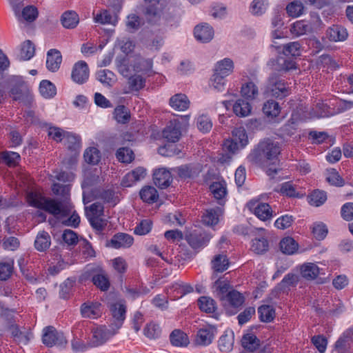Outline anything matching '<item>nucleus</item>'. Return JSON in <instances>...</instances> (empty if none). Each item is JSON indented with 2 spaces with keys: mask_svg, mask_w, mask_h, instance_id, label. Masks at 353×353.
I'll return each instance as SVG.
<instances>
[{
  "mask_svg": "<svg viewBox=\"0 0 353 353\" xmlns=\"http://www.w3.org/2000/svg\"><path fill=\"white\" fill-rule=\"evenodd\" d=\"M70 185L55 183L52 191L59 196L57 199L46 198L34 192H29L26 200L29 205L43 210L57 217L68 216L74 206L70 201Z\"/></svg>",
  "mask_w": 353,
  "mask_h": 353,
  "instance_id": "nucleus-1",
  "label": "nucleus"
},
{
  "mask_svg": "<svg viewBox=\"0 0 353 353\" xmlns=\"http://www.w3.org/2000/svg\"><path fill=\"white\" fill-rule=\"evenodd\" d=\"M280 154V147L278 143H270L269 139H266V174L270 179L279 181L282 177H276L275 175L282 170L278 155Z\"/></svg>",
  "mask_w": 353,
  "mask_h": 353,
  "instance_id": "nucleus-2",
  "label": "nucleus"
},
{
  "mask_svg": "<svg viewBox=\"0 0 353 353\" xmlns=\"http://www.w3.org/2000/svg\"><path fill=\"white\" fill-rule=\"evenodd\" d=\"M109 310L111 315L109 327L118 331L123 325L126 317L127 307L123 300L110 303Z\"/></svg>",
  "mask_w": 353,
  "mask_h": 353,
  "instance_id": "nucleus-3",
  "label": "nucleus"
},
{
  "mask_svg": "<svg viewBox=\"0 0 353 353\" xmlns=\"http://www.w3.org/2000/svg\"><path fill=\"white\" fill-rule=\"evenodd\" d=\"M42 342L47 347H65L68 341L62 332L53 326H47L43 330Z\"/></svg>",
  "mask_w": 353,
  "mask_h": 353,
  "instance_id": "nucleus-4",
  "label": "nucleus"
},
{
  "mask_svg": "<svg viewBox=\"0 0 353 353\" xmlns=\"http://www.w3.org/2000/svg\"><path fill=\"white\" fill-rule=\"evenodd\" d=\"M299 282L297 274L289 272L284 276L283 279L272 289L271 296L277 298L281 294H288L290 288H296Z\"/></svg>",
  "mask_w": 353,
  "mask_h": 353,
  "instance_id": "nucleus-5",
  "label": "nucleus"
},
{
  "mask_svg": "<svg viewBox=\"0 0 353 353\" xmlns=\"http://www.w3.org/2000/svg\"><path fill=\"white\" fill-rule=\"evenodd\" d=\"M270 58L267 65L273 70L277 72H288L296 69V62L286 58L282 53L274 52Z\"/></svg>",
  "mask_w": 353,
  "mask_h": 353,
  "instance_id": "nucleus-6",
  "label": "nucleus"
},
{
  "mask_svg": "<svg viewBox=\"0 0 353 353\" xmlns=\"http://www.w3.org/2000/svg\"><path fill=\"white\" fill-rule=\"evenodd\" d=\"M117 332V331L110 327L108 329L105 325L94 329L92 332V339L90 340V346L94 347L102 345Z\"/></svg>",
  "mask_w": 353,
  "mask_h": 353,
  "instance_id": "nucleus-7",
  "label": "nucleus"
},
{
  "mask_svg": "<svg viewBox=\"0 0 353 353\" xmlns=\"http://www.w3.org/2000/svg\"><path fill=\"white\" fill-rule=\"evenodd\" d=\"M281 108L279 102L273 99L266 100V123H281L285 119V116L281 115Z\"/></svg>",
  "mask_w": 353,
  "mask_h": 353,
  "instance_id": "nucleus-8",
  "label": "nucleus"
},
{
  "mask_svg": "<svg viewBox=\"0 0 353 353\" xmlns=\"http://www.w3.org/2000/svg\"><path fill=\"white\" fill-rule=\"evenodd\" d=\"M90 70L84 61H79L74 63L71 73L72 80L79 85L87 82L89 79Z\"/></svg>",
  "mask_w": 353,
  "mask_h": 353,
  "instance_id": "nucleus-9",
  "label": "nucleus"
},
{
  "mask_svg": "<svg viewBox=\"0 0 353 353\" xmlns=\"http://www.w3.org/2000/svg\"><path fill=\"white\" fill-rule=\"evenodd\" d=\"M161 0H145L149 5L145 8V15L148 23H156L159 21L162 12Z\"/></svg>",
  "mask_w": 353,
  "mask_h": 353,
  "instance_id": "nucleus-10",
  "label": "nucleus"
},
{
  "mask_svg": "<svg viewBox=\"0 0 353 353\" xmlns=\"http://www.w3.org/2000/svg\"><path fill=\"white\" fill-rule=\"evenodd\" d=\"M195 39L201 43H209L214 35L213 28L207 23H202L195 26L194 29Z\"/></svg>",
  "mask_w": 353,
  "mask_h": 353,
  "instance_id": "nucleus-11",
  "label": "nucleus"
},
{
  "mask_svg": "<svg viewBox=\"0 0 353 353\" xmlns=\"http://www.w3.org/2000/svg\"><path fill=\"white\" fill-rule=\"evenodd\" d=\"M11 88L10 95L13 100H21L25 92L28 91V85L21 77H14L10 79Z\"/></svg>",
  "mask_w": 353,
  "mask_h": 353,
  "instance_id": "nucleus-12",
  "label": "nucleus"
},
{
  "mask_svg": "<svg viewBox=\"0 0 353 353\" xmlns=\"http://www.w3.org/2000/svg\"><path fill=\"white\" fill-rule=\"evenodd\" d=\"M8 331L13 340L19 344L27 345L33 337L32 333L30 330L23 328L21 330L17 324H11L8 327Z\"/></svg>",
  "mask_w": 353,
  "mask_h": 353,
  "instance_id": "nucleus-13",
  "label": "nucleus"
},
{
  "mask_svg": "<svg viewBox=\"0 0 353 353\" xmlns=\"http://www.w3.org/2000/svg\"><path fill=\"white\" fill-rule=\"evenodd\" d=\"M249 161L256 167L265 168V141H261L248 157Z\"/></svg>",
  "mask_w": 353,
  "mask_h": 353,
  "instance_id": "nucleus-14",
  "label": "nucleus"
},
{
  "mask_svg": "<svg viewBox=\"0 0 353 353\" xmlns=\"http://www.w3.org/2000/svg\"><path fill=\"white\" fill-rule=\"evenodd\" d=\"M251 233L254 236L252 240V250L257 254H263L265 252V229L254 228Z\"/></svg>",
  "mask_w": 353,
  "mask_h": 353,
  "instance_id": "nucleus-15",
  "label": "nucleus"
},
{
  "mask_svg": "<svg viewBox=\"0 0 353 353\" xmlns=\"http://www.w3.org/2000/svg\"><path fill=\"white\" fill-rule=\"evenodd\" d=\"M221 301L226 310H228V307L236 309L243 305L245 298L238 291L232 290L225 296H221Z\"/></svg>",
  "mask_w": 353,
  "mask_h": 353,
  "instance_id": "nucleus-16",
  "label": "nucleus"
},
{
  "mask_svg": "<svg viewBox=\"0 0 353 353\" xmlns=\"http://www.w3.org/2000/svg\"><path fill=\"white\" fill-rule=\"evenodd\" d=\"M216 333V329L212 326L201 328L197 332L195 342L199 345H209L214 340Z\"/></svg>",
  "mask_w": 353,
  "mask_h": 353,
  "instance_id": "nucleus-17",
  "label": "nucleus"
},
{
  "mask_svg": "<svg viewBox=\"0 0 353 353\" xmlns=\"http://www.w3.org/2000/svg\"><path fill=\"white\" fill-rule=\"evenodd\" d=\"M172 180L170 172L165 168H159L153 173L154 183L161 189H165L169 187Z\"/></svg>",
  "mask_w": 353,
  "mask_h": 353,
  "instance_id": "nucleus-18",
  "label": "nucleus"
},
{
  "mask_svg": "<svg viewBox=\"0 0 353 353\" xmlns=\"http://www.w3.org/2000/svg\"><path fill=\"white\" fill-rule=\"evenodd\" d=\"M101 304L99 302L87 301L80 307L81 315L83 318L97 319L101 314Z\"/></svg>",
  "mask_w": 353,
  "mask_h": 353,
  "instance_id": "nucleus-19",
  "label": "nucleus"
},
{
  "mask_svg": "<svg viewBox=\"0 0 353 353\" xmlns=\"http://www.w3.org/2000/svg\"><path fill=\"white\" fill-rule=\"evenodd\" d=\"M181 123L176 121H170L163 131V137L171 143L177 142L181 136Z\"/></svg>",
  "mask_w": 353,
  "mask_h": 353,
  "instance_id": "nucleus-20",
  "label": "nucleus"
},
{
  "mask_svg": "<svg viewBox=\"0 0 353 353\" xmlns=\"http://www.w3.org/2000/svg\"><path fill=\"white\" fill-rule=\"evenodd\" d=\"M209 236L205 232L194 230L187 236L186 240L193 249H199L205 246L210 241Z\"/></svg>",
  "mask_w": 353,
  "mask_h": 353,
  "instance_id": "nucleus-21",
  "label": "nucleus"
},
{
  "mask_svg": "<svg viewBox=\"0 0 353 353\" xmlns=\"http://www.w3.org/2000/svg\"><path fill=\"white\" fill-rule=\"evenodd\" d=\"M133 241V237L128 234L117 233L112 236L108 245L115 249L129 248L132 245Z\"/></svg>",
  "mask_w": 353,
  "mask_h": 353,
  "instance_id": "nucleus-22",
  "label": "nucleus"
},
{
  "mask_svg": "<svg viewBox=\"0 0 353 353\" xmlns=\"http://www.w3.org/2000/svg\"><path fill=\"white\" fill-rule=\"evenodd\" d=\"M263 195L249 201L246 206L259 219L265 221V203L261 200Z\"/></svg>",
  "mask_w": 353,
  "mask_h": 353,
  "instance_id": "nucleus-23",
  "label": "nucleus"
},
{
  "mask_svg": "<svg viewBox=\"0 0 353 353\" xmlns=\"http://www.w3.org/2000/svg\"><path fill=\"white\" fill-rule=\"evenodd\" d=\"M271 37L272 43L269 47V50H270L271 53H282L285 45H286L285 43L283 42V41L286 39V37L284 36L283 32L278 29L274 30L271 33Z\"/></svg>",
  "mask_w": 353,
  "mask_h": 353,
  "instance_id": "nucleus-24",
  "label": "nucleus"
},
{
  "mask_svg": "<svg viewBox=\"0 0 353 353\" xmlns=\"http://www.w3.org/2000/svg\"><path fill=\"white\" fill-rule=\"evenodd\" d=\"M210 190L219 204L223 205L225 203L228 192L226 183L224 181L213 182L210 185Z\"/></svg>",
  "mask_w": 353,
  "mask_h": 353,
  "instance_id": "nucleus-25",
  "label": "nucleus"
},
{
  "mask_svg": "<svg viewBox=\"0 0 353 353\" xmlns=\"http://www.w3.org/2000/svg\"><path fill=\"white\" fill-rule=\"evenodd\" d=\"M274 191L289 198L301 199L303 197V194L296 191L292 181H286L279 185L274 189Z\"/></svg>",
  "mask_w": 353,
  "mask_h": 353,
  "instance_id": "nucleus-26",
  "label": "nucleus"
},
{
  "mask_svg": "<svg viewBox=\"0 0 353 353\" xmlns=\"http://www.w3.org/2000/svg\"><path fill=\"white\" fill-rule=\"evenodd\" d=\"M190 103L188 97L182 93L175 94L169 100L170 107L176 111H185L189 108Z\"/></svg>",
  "mask_w": 353,
  "mask_h": 353,
  "instance_id": "nucleus-27",
  "label": "nucleus"
},
{
  "mask_svg": "<svg viewBox=\"0 0 353 353\" xmlns=\"http://www.w3.org/2000/svg\"><path fill=\"white\" fill-rule=\"evenodd\" d=\"M62 61L61 52L56 49H51L47 53L46 67L51 72H56Z\"/></svg>",
  "mask_w": 353,
  "mask_h": 353,
  "instance_id": "nucleus-28",
  "label": "nucleus"
},
{
  "mask_svg": "<svg viewBox=\"0 0 353 353\" xmlns=\"http://www.w3.org/2000/svg\"><path fill=\"white\" fill-rule=\"evenodd\" d=\"M233 70L234 63L232 60L229 58H225L216 63L214 72L226 77L233 72Z\"/></svg>",
  "mask_w": 353,
  "mask_h": 353,
  "instance_id": "nucleus-29",
  "label": "nucleus"
},
{
  "mask_svg": "<svg viewBox=\"0 0 353 353\" xmlns=\"http://www.w3.org/2000/svg\"><path fill=\"white\" fill-rule=\"evenodd\" d=\"M299 243L291 236L283 237L279 243L281 251L288 255L295 254L299 249Z\"/></svg>",
  "mask_w": 353,
  "mask_h": 353,
  "instance_id": "nucleus-30",
  "label": "nucleus"
},
{
  "mask_svg": "<svg viewBox=\"0 0 353 353\" xmlns=\"http://www.w3.org/2000/svg\"><path fill=\"white\" fill-rule=\"evenodd\" d=\"M307 199L310 205L314 207H320L327 199V192L319 189L314 190L307 195Z\"/></svg>",
  "mask_w": 353,
  "mask_h": 353,
  "instance_id": "nucleus-31",
  "label": "nucleus"
},
{
  "mask_svg": "<svg viewBox=\"0 0 353 353\" xmlns=\"http://www.w3.org/2000/svg\"><path fill=\"white\" fill-rule=\"evenodd\" d=\"M301 275L307 281L316 279L319 274V268L313 263H305L300 268Z\"/></svg>",
  "mask_w": 353,
  "mask_h": 353,
  "instance_id": "nucleus-32",
  "label": "nucleus"
},
{
  "mask_svg": "<svg viewBox=\"0 0 353 353\" xmlns=\"http://www.w3.org/2000/svg\"><path fill=\"white\" fill-rule=\"evenodd\" d=\"M327 36L331 41H343L348 36L345 28L340 26H333L327 31Z\"/></svg>",
  "mask_w": 353,
  "mask_h": 353,
  "instance_id": "nucleus-33",
  "label": "nucleus"
},
{
  "mask_svg": "<svg viewBox=\"0 0 353 353\" xmlns=\"http://www.w3.org/2000/svg\"><path fill=\"white\" fill-rule=\"evenodd\" d=\"M170 341L175 347H186L190 343L188 335L179 329H175L170 333Z\"/></svg>",
  "mask_w": 353,
  "mask_h": 353,
  "instance_id": "nucleus-34",
  "label": "nucleus"
},
{
  "mask_svg": "<svg viewBox=\"0 0 353 353\" xmlns=\"http://www.w3.org/2000/svg\"><path fill=\"white\" fill-rule=\"evenodd\" d=\"M234 113L239 117H245L251 113L252 106L245 99H239L232 105Z\"/></svg>",
  "mask_w": 353,
  "mask_h": 353,
  "instance_id": "nucleus-35",
  "label": "nucleus"
},
{
  "mask_svg": "<svg viewBox=\"0 0 353 353\" xmlns=\"http://www.w3.org/2000/svg\"><path fill=\"white\" fill-rule=\"evenodd\" d=\"M51 244V238L50 234L46 231H40L34 241V248L39 252L47 250Z\"/></svg>",
  "mask_w": 353,
  "mask_h": 353,
  "instance_id": "nucleus-36",
  "label": "nucleus"
},
{
  "mask_svg": "<svg viewBox=\"0 0 353 353\" xmlns=\"http://www.w3.org/2000/svg\"><path fill=\"white\" fill-rule=\"evenodd\" d=\"M172 170L182 179H192L199 174L197 169L190 164L182 165L173 168Z\"/></svg>",
  "mask_w": 353,
  "mask_h": 353,
  "instance_id": "nucleus-37",
  "label": "nucleus"
},
{
  "mask_svg": "<svg viewBox=\"0 0 353 353\" xmlns=\"http://www.w3.org/2000/svg\"><path fill=\"white\" fill-rule=\"evenodd\" d=\"M94 21L96 23L101 24L116 26L118 23V15L117 14H112L108 10H103L99 13L96 14Z\"/></svg>",
  "mask_w": 353,
  "mask_h": 353,
  "instance_id": "nucleus-38",
  "label": "nucleus"
},
{
  "mask_svg": "<svg viewBox=\"0 0 353 353\" xmlns=\"http://www.w3.org/2000/svg\"><path fill=\"white\" fill-rule=\"evenodd\" d=\"M61 22L65 28H74L79 22V15L74 11H66L62 14Z\"/></svg>",
  "mask_w": 353,
  "mask_h": 353,
  "instance_id": "nucleus-39",
  "label": "nucleus"
},
{
  "mask_svg": "<svg viewBox=\"0 0 353 353\" xmlns=\"http://www.w3.org/2000/svg\"><path fill=\"white\" fill-rule=\"evenodd\" d=\"M35 53L34 45L30 40L25 41L22 44L19 54L17 56L19 61H28L32 58Z\"/></svg>",
  "mask_w": 353,
  "mask_h": 353,
  "instance_id": "nucleus-40",
  "label": "nucleus"
},
{
  "mask_svg": "<svg viewBox=\"0 0 353 353\" xmlns=\"http://www.w3.org/2000/svg\"><path fill=\"white\" fill-rule=\"evenodd\" d=\"M242 347L250 352H254L260 346V340L253 334L248 333L241 339Z\"/></svg>",
  "mask_w": 353,
  "mask_h": 353,
  "instance_id": "nucleus-41",
  "label": "nucleus"
},
{
  "mask_svg": "<svg viewBox=\"0 0 353 353\" xmlns=\"http://www.w3.org/2000/svg\"><path fill=\"white\" fill-rule=\"evenodd\" d=\"M272 96L278 99H283L290 94L289 88L284 81L279 80L274 83V87L271 90Z\"/></svg>",
  "mask_w": 353,
  "mask_h": 353,
  "instance_id": "nucleus-42",
  "label": "nucleus"
},
{
  "mask_svg": "<svg viewBox=\"0 0 353 353\" xmlns=\"http://www.w3.org/2000/svg\"><path fill=\"white\" fill-rule=\"evenodd\" d=\"M142 19L135 14H130L126 17L125 24V30L130 33L137 31L143 25Z\"/></svg>",
  "mask_w": 353,
  "mask_h": 353,
  "instance_id": "nucleus-43",
  "label": "nucleus"
},
{
  "mask_svg": "<svg viewBox=\"0 0 353 353\" xmlns=\"http://www.w3.org/2000/svg\"><path fill=\"white\" fill-rule=\"evenodd\" d=\"M141 199L146 203H154L159 199L157 189L153 186H145L140 191Z\"/></svg>",
  "mask_w": 353,
  "mask_h": 353,
  "instance_id": "nucleus-44",
  "label": "nucleus"
},
{
  "mask_svg": "<svg viewBox=\"0 0 353 353\" xmlns=\"http://www.w3.org/2000/svg\"><path fill=\"white\" fill-rule=\"evenodd\" d=\"M92 281L94 285L103 292L108 290L110 285L109 279L103 270L94 274Z\"/></svg>",
  "mask_w": 353,
  "mask_h": 353,
  "instance_id": "nucleus-45",
  "label": "nucleus"
},
{
  "mask_svg": "<svg viewBox=\"0 0 353 353\" xmlns=\"http://www.w3.org/2000/svg\"><path fill=\"white\" fill-rule=\"evenodd\" d=\"M39 89L41 96L46 99L52 98L57 94L56 86L48 80H42Z\"/></svg>",
  "mask_w": 353,
  "mask_h": 353,
  "instance_id": "nucleus-46",
  "label": "nucleus"
},
{
  "mask_svg": "<svg viewBox=\"0 0 353 353\" xmlns=\"http://www.w3.org/2000/svg\"><path fill=\"white\" fill-rule=\"evenodd\" d=\"M221 212L220 208L216 209H210L205 211V213L202 216V221L206 225H215L219 222V216Z\"/></svg>",
  "mask_w": 353,
  "mask_h": 353,
  "instance_id": "nucleus-47",
  "label": "nucleus"
},
{
  "mask_svg": "<svg viewBox=\"0 0 353 353\" xmlns=\"http://www.w3.org/2000/svg\"><path fill=\"white\" fill-rule=\"evenodd\" d=\"M114 119L119 123L125 124L130 121V112L123 105L117 106L113 112Z\"/></svg>",
  "mask_w": 353,
  "mask_h": 353,
  "instance_id": "nucleus-48",
  "label": "nucleus"
},
{
  "mask_svg": "<svg viewBox=\"0 0 353 353\" xmlns=\"http://www.w3.org/2000/svg\"><path fill=\"white\" fill-rule=\"evenodd\" d=\"M311 30V26L307 20H299L293 23L290 27V32L296 36H301Z\"/></svg>",
  "mask_w": 353,
  "mask_h": 353,
  "instance_id": "nucleus-49",
  "label": "nucleus"
},
{
  "mask_svg": "<svg viewBox=\"0 0 353 353\" xmlns=\"http://www.w3.org/2000/svg\"><path fill=\"white\" fill-rule=\"evenodd\" d=\"M65 144L67 148L75 153L81 147V138L76 134L67 132L65 134Z\"/></svg>",
  "mask_w": 353,
  "mask_h": 353,
  "instance_id": "nucleus-50",
  "label": "nucleus"
},
{
  "mask_svg": "<svg viewBox=\"0 0 353 353\" xmlns=\"http://www.w3.org/2000/svg\"><path fill=\"white\" fill-rule=\"evenodd\" d=\"M99 179L97 176L95 177L94 176H87L84 181H83L81 186L83 190V203H88L93 200L92 195L89 192L88 188L94 184Z\"/></svg>",
  "mask_w": 353,
  "mask_h": 353,
  "instance_id": "nucleus-51",
  "label": "nucleus"
},
{
  "mask_svg": "<svg viewBox=\"0 0 353 353\" xmlns=\"http://www.w3.org/2000/svg\"><path fill=\"white\" fill-rule=\"evenodd\" d=\"M212 268L215 272H223L229 267L228 259L225 255H216L212 261Z\"/></svg>",
  "mask_w": 353,
  "mask_h": 353,
  "instance_id": "nucleus-52",
  "label": "nucleus"
},
{
  "mask_svg": "<svg viewBox=\"0 0 353 353\" xmlns=\"http://www.w3.org/2000/svg\"><path fill=\"white\" fill-rule=\"evenodd\" d=\"M198 305L201 311L206 313H213L216 309V302L208 296H201L198 299Z\"/></svg>",
  "mask_w": 353,
  "mask_h": 353,
  "instance_id": "nucleus-53",
  "label": "nucleus"
},
{
  "mask_svg": "<svg viewBox=\"0 0 353 353\" xmlns=\"http://www.w3.org/2000/svg\"><path fill=\"white\" fill-rule=\"evenodd\" d=\"M327 176L326 181L330 185L336 187H342L345 185V180L339 175L338 171L334 168L327 170Z\"/></svg>",
  "mask_w": 353,
  "mask_h": 353,
  "instance_id": "nucleus-54",
  "label": "nucleus"
},
{
  "mask_svg": "<svg viewBox=\"0 0 353 353\" xmlns=\"http://www.w3.org/2000/svg\"><path fill=\"white\" fill-rule=\"evenodd\" d=\"M128 84L130 91L139 92L144 88L145 79L140 74H134L128 77Z\"/></svg>",
  "mask_w": 353,
  "mask_h": 353,
  "instance_id": "nucleus-55",
  "label": "nucleus"
},
{
  "mask_svg": "<svg viewBox=\"0 0 353 353\" xmlns=\"http://www.w3.org/2000/svg\"><path fill=\"white\" fill-rule=\"evenodd\" d=\"M219 347L221 352H229L232 350L234 343V333L230 334L225 332L219 339Z\"/></svg>",
  "mask_w": 353,
  "mask_h": 353,
  "instance_id": "nucleus-56",
  "label": "nucleus"
},
{
  "mask_svg": "<svg viewBox=\"0 0 353 353\" xmlns=\"http://www.w3.org/2000/svg\"><path fill=\"white\" fill-rule=\"evenodd\" d=\"M116 157L122 163H129L134 160V154L129 147H121L117 150Z\"/></svg>",
  "mask_w": 353,
  "mask_h": 353,
  "instance_id": "nucleus-57",
  "label": "nucleus"
},
{
  "mask_svg": "<svg viewBox=\"0 0 353 353\" xmlns=\"http://www.w3.org/2000/svg\"><path fill=\"white\" fill-rule=\"evenodd\" d=\"M241 92L243 97L254 99L258 96L259 90L257 86L253 82L250 81L242 85Z\"/></svg>",
  "mask_w": 353,
  "mask_h": 353,
  "instance_id": "nucleus-58",
  "label": "nucleus"
},
{
  "mask_svg": "<svg viewBox=\"0 0 353 353\" xmlns=\"http://www.w3.org/2000/svg\"><path fill=\"white\" fill-rule=\"evenodd\" d=\"M84 159L89 164L97 165L101 160V152L95 147H90L84 152Z\"/></svg>",
  "mask_w": 353,
  "mask_h": 353,
  "instance_id": "nucleus-59",
  "label": "nucleus"
},
{
  "mask_svg": "<svg viewBox=\"0 0 353 353\" xmlns=\"http://www.w3.org/2000/svg\"><path fill=\"white\" fill-rule=\"evenodd\" d=\"M234 141H236L241 148H243L248 143V135L243 127L235 128L232 132Z\"/></svg>",
  "mask_w": 353,
  "mask_h": 353,
  "instance_id": "nucleus-60",
  "label": "nucleus"
},
{
  "mask_svg": "<svg viewBox=\"0 0 353 353\" xmlns=\"http://www.w3.org/2000/svg\"><path fill=\"white\" fill-rule=\"evenodd\" d=\"M1 159L9 167H14L19 163L21 157L17 152L5 151L1 154Z\"/></svg>",
  "mask_w": 353,
  "mask_h": 353,
  "instance_id": "nucleus-61",
  "label": "nucleus"
},
{
  "mask_svg": "<svg viewBox=\"0 0 353 353\" xmlns=\"http://www.w3.org/2000/svg\"><path fill=\"white\" fill-rule=\"evenodd\" d=\"M285 10L289 17H298L303 13L304 6L302 3L294 1L287 5Z\"/></svg>",
  "mask_w": 353,
  "mask_h": 353,
  "instance_id": "nucleus-62",
  "label": "nucleus"
},
{
  "mask_svg": "<svg viewBox=\"0 0 353 353\" xmlns=\"http://www.w3.org/2000/svg\"><path fill=\"white\" fill-rule=\"evenodd\" d=\"M144 334L150 339H156L161 336V329L159 325L150 323L146 325L144 329Z\"/></svg>",
  "mask_w": 353,
  "mask_h": 353,
  "instance_id": "nucleus-63",
  "label": "nucleus"
},
{
  "mask_svg": "<svg viewBox=\"0 0 353 353\" xmlns=\"http://www.w3.org/2000/svg\"><path fill=\"white\" fill-rule=\"evenodd\" d=\"M225 78V77L214 72L210 81V85L217 92H222L225 86L226 80Z\"/></svg>",
  "mask_w": 353,
  "mask_h": 353,
  "instance_id": "nucleus-64",
  "label": "nucleus"
}]
</instances>
